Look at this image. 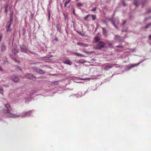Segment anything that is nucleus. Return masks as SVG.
I'll use <instances>...</instances> for the list:
<instances>
[{
  "label": "nucleus",
  "instance_id": "1",
  "mask_svg": "<svg viewBox=\"0 0 151 151\" xmlns=\"http://www.w3.org/2000/svg\"><path fill=\"white\" fill-rule=\"evenodd\" d=\"M6 111V112L7 116L9 117L15 118L19 117L20 116L12 114L11 113L10 110L11 109L10 105L9 104H5Z\"/></svg>",
  "mask_w": 151,
  "mask_h": 151
},
{
  "label": "nucleus",
  "instance_id": "2",
  "mask_svg": "<svg viewBox=\"0 0 151 151\" xmlns=\"http://www.w3.org/2000/svg\"><path fill=\"white\" fill-rule=\"evenodd\" d=\"M105 45V44L104 42L102 41H100L97 43L96 46L94 47L95 49H100L103 48Z\"/></svg>",
  "mask_w": 151,
  "mask_h": 151
},
{
  "label": "nucleus",
  "instance_id": "3",
  "mask_svg": "<svg viewBox=\"0 0 151 151\" xmlns=\"http://www.w3.org/2000/svg\"><path fill=\"white\" fill-rule=\"evenodd\" d=\"M25 76L27 78L31 79H32L35 78V76L31 73L26 74Z\"/></svg>",
  "mask_w": 151,
  "mask_h": 151
},
{
  "label": "nucleus",
  "instance_id": "4",
  "mask_svg": "<svg viewBox=\"0 0 151 151\" xmlns=\"http://www.w3.org/2000/svg\"><path fill=\"white\" fill-rule=\"evenodd\" d=\"M12 17L11 18V19H10L9 22H8L7 23V24H8V25L6 27V28L7 29V31H11V30L9 28L10 27L11 25L12 24Z\"/></svg>",
  "mask_w": 151,
  "mask_h": 151
},
{
  "label": "nucleus",
  "instance_id": "5",
  "mask_svg": "<svg viewBox=\"0 0 151 151\" xmlns=\"http://www.w3.org/2000/svg\"><path fill=\"white\" fill-rule=\"evenodd\" d=\"M31 113V111H29L24 112L22 114L23 116H30Z\"/></svg>",
  "mask_w": 151,
  "mask_h": 151
},
{
  "label": "nucleus",
  "instance_id": "6",
  "mask_svg": "<svg viewBox=\"0 0 151 151\" xmlns=\"http://www.w3.org/2000/svg\"><path fill=\"white\" fill-rule=\"evenodd\" d=\"M83 52L87 54L90 55L92 54H93L95 53V52L93 51H91L90 52H88V51H86L85 50H83Z\"/></svg>",
  "mask_w": 151,
  "mask_h": 151
},
{
  "label": "nucleus",
  "instance_id": "7",
  "mask_svg": "<svg viewBox=\"0 0 151 151\" xmlns=\"http://www.w3.org/2000/svg\"><path fill=\"white\" fill-rule=\"evenodd\" d=\"M102 29L103 30V33L104 35L106 36L107 35V31L106 28L105 27H102Z\"/></svg>",
  "mask_w": 151,
  "mask_h": 151
},
{
  "label": "nucleus",
  "instance_id": "8",
  "mask_svg": "<svg viewBox=\"0 0 151 151\" xmlns=\"http://www.w3.org/2000/svg\"><path fill=\"white\" fill-rule=\"evenodd\" d=\"M12 80L14 82L16 83L19 81V78L16 76H14V78H12Z\"/></svg>",
  "mask_w": 151,
  "mask_h": 151
},
{
  "label": "nucleus",
  "instance_id": "9",
  "mask_svg": "<svg viewBox=\"0 0 151 151\" xmlns=\"http://www.w3.org/2000/svg\"><path fill=\"white\" fill-rule=\"evenodd\" d=\"M112 66L111 65H106L104 68L105 70H107L112 68Z\"/></svg>",
  "mask_w": 151,
  "mask_h": 151
},
{
  "label": "nucleus",
  "instance_id": "10",
  "mask_svg": "<svg viewBox=\"0 0 151 151\" xmlns=\"http://www.w3.org/2000/svg\"><path fill=\"white\" fill-rule=\"evenodd\" d=\"M21 51L22 52H27V49L25 47H21Z\"/></svg>",
  "mask_w": 151,
  "mask_h": 151
},
{
  "label": "nucleus",
  "instance_id": "11",
  "mask_svg": "<svg viewBox=\"0 0 151 151\" xmlns=\"http://www.w3.org/2000/svg\"><path fill=\"white\" fill-rule=\"evenodd\" d=\"M57 30L58 31H59L60 32H61V27L60 26L59 24H58L56 26Z\"/></svg>",
  "mask_w": 151,
  "mask_h": 151
},
{
  "label": "nucleus",
  "instance_id": "12",
  "mask_svg": "<svg viewBox=\"0 0 151 151\" xmlns=\"http://www.w3.org/2000/svg\"><path fill=\"white\" fill-rule=\"evenodd\" d=\"M64 63L65 64H67L68 65H71V63L69 60H66L64 61Z\"/></svg>",
  "mask_w": 151,
  "mask_h": 151
},
{
  "label": "nucleus",
  "instance_id": "13",
  "mask_svg": "<svg viewBox=\"0 0 151 151\" xmlns=\"http://www.w3.org/2000/svg\"><path fill=\"white\" fill-rule=\"evenodd\" d=\"M74 54L76 56L79 57H84V56L83 55L76 52L74 53Z\"/></svg>",
  "mask_w": 151,
  "mask_h": 151
},
{
  "label": "nucleus",
  "instance_id": "14",
  "mask_svg": "<svg viewBox=\"0 0 151 151\" xmlns=\"http://www.w3.org/2000/svg\"><path fill=\"white\" fill-rule=\"evenodd\" d=\"M94 40L95 42L97 43L100 40V39L98 37H96L94 38Z\"/></svg>",
  "mask_w": 151,
  "mask_h": 151
},
{
  "label": "nucleus",
  "instance_id": "15",
  "mask_svg": "<svg viewBox=\"0 0 151 151\" xmlns=\"http://www.w3.org/2000/svg\"><path fill=\"white\" fill-rule=\"evenodd\" d=\"M139 63L137 64H132L130 65V67H129V69H130L131 68H133L135 66H137L139 64Z\"/></svg>",
  "mask_w": 151,
  "mask_h": 151
},
{
  "label": "nucleus",
  "instance_id": "16",
  "mask_svg": "<svg viewBox=\"0 0 151 151\" xmlns=\"http://www.w3.org/2000/svg\"><path fill=\"white\" fill-rule=\"evenodd\" d=\"M139 4V2L137 0H134V4L136 6H137Z\"/></svg>",
  "mask_w": 151,
  "mask_h": 151
},
{
  "label": "nucleus",
  "instance_id": "17",
  "mask_svg": "<svg viewBox=\"0 0 151 151\" xmlns=\"http://www.w3.org/2000/svg\"><path fill=\"white\" fill-rule=\"evenodd\" d=\"M90 16H91L92 18V20H94L96 18V16L95 15H91Z\"/></svg>",
  "mask_w": 151,
  "mask_h": 151
},
{
  "label": "nucleus",
  "instance_id": "18",
  "mask_svg": "<svg viewBox=\"0 0 151 151\" xmlns=\"http://www.w3.org/2000/svg\"><path fill=\"white\" fill-rule=\"evenodd\" d=\"M6 49V47L5 46H3L1 48V51L2 52H3Z\"/></svg>",
  "mask_w": 151,
  "mask_h": 151
},
{
  "label": "nucleus",
  "instance_id": "19",
  "mask_svg": "<svg viewBox=\"0 0 151 151\" xmlns=\"http://www.w3.org/2000/svg\"><path fill=\"white\" fill-rule=\"evenodd\" d=\"M0 93L3 95V88L1 87H0Z\"/></svg>",
  "mask_w": 151,
  "mask_h": 151
},
{
  "label": "nucleus",
  "instance_id": "20",
  "mask_svg": "<svg viewBox=\"0 0 151 151\" xmlns=\"http://www.w3.org/2000/svg\"><path fill=\"white\" fill-rule=\"evenodd\" d=\"M90 15H91V14H88V15H86L85 17H84V20H86V21H88V20L87 19L88 18L89 16H90Z\"/></svg>",
  "mask_w": 151,
  "mask_h": 151
},
{
  "label": "nucleus",
  "instance_id": "21",
  "mask_svg": "<svg viewBox=\"0 0 151 151\" xmlns=\"http://www.w3.org/2000/svg\"><path fill=\"white\" fill-rule=\"evenodd\" d=\"M12 51L13 53H16L18 52L17 50H16V49H13Z\"/></svg>",
  "mask_w": 151,
  "mask_h": 151
},
{
  "label": "nucleus",
  "instance_id": "22",
  "mask_svg": "<svg viewBox=\"0 0 151 151\" xmlns=\"http://www.w3.org/2000/svg\"><path fill=\"white\" fill-rule=\"evenodd\" d=\"M78 62L81 63H83L86 62V61L84 60H79Z\"/></svg>",
  "mask_w": 151,
  "mask_h": 151
},
{
  "label": "nucleus",
  "instance_id": "23",
  "mask_svg": "<svg viewBox=\"0 0 151 151\" xmlns=\"http://www.w3.org/2000/svg\"><path fill=\"white\" fill-rule=\"evenodd\" d=\"M39 71H38V73L40 74H43L45 73L42 70H41L40 69Z\"/></svg>",
  "mask_w": 151,
  "mask_h": 151
},
{
  "label": "nucleus",
  "instance_id": "24",
  "mask_svg": "<svg viewBox=\"0 0 151 151\" xmlns=\"http://www.w3.org/2000/svg\"><path fill=\"white\" fill-rule=\"evenodd\" d=\"M83 5V4L81 3H78L77 4L76 6H77L80 7Z\"/></svg>",
  "mask_w": 151,
  "mask_h": 151
},
{
  "label": "nucleus",
  "instance_id": "25",
  "mask_svg": "<svg viewBox=\"0 0 151 151\" xmlns=\"http://www.w3.org/2000/svg\"><path fill=\"white\" fill-rule=\"evenodd\" d=\"M151 25V23H149L145 26V28L146 29L147 28H148L149 27H150Z\"/></svg>",
  "mask_w": 151,
  "mask_h": 151
},
{
  "label": "nucleus",
  "instance_id": "26",
  "mask_svg": "<svg viewBox=\"0 0 151 151\" xmlns=\"http://www.w3.org/2000/svg\"><path fill=\"white\" fill-rule=\"evenodd\" d=\"M77 44L78 45L83 46V43H82L81 42H78Z\"/></svg>",
  "mask_w": 151,
  "mask_h": 151
},
{
  "label": "nucleus",
  "instance_id": "27",
  "mask_svg": "<svg viewBox=\"0 0 151 151\" xmlns=\"http://www.w3.org/2000/svg\"><path fill=\"white\" fill-rule=\"evenodd\" d=\"M69 3V2H68L67 1H66L64 4V6L65 7H66L67 4H68Z\"/></svg>",
  "mask_w": 151,
  "mask_h": 151
},
{
  "label": "nucleus",
  "instance_id": "28",
  "mask_svg": "<svg viewBox=\"0 0 151 151\" xmlns=\"http://www.w3.org/2000/svg\"><path fill=\"white\" fill-rule=\"evenodd\" d=\"M16 68H17V69H18V70H20V71H22V68H21V67H19V66H17V67H16Z\"/></svg>",
  "mask_w": 151,
  "mask_h": 151
},
{
  "label": "nucleus",
  "instance_id": "29",
  "mask_svg": "<svg viewBox=\"0 0 151 151\" xmlns=\"http://www.w3.org/2000/svg\"><path fill=\"white\" fill-rule=\"evenodd\" d=\"M88 46V44H85V43H83V45L82 47H87Z\"/></svg>",
  "mask_w": 151,
  "mask_h": 151
},
{
  "label": "nucleus",
  "instance_id": "30",
  "mask_svg": "<svg viewBox=\"0 0 151 151\" xmlns=\"http://www.w3.org/2000/svg\"><path fill=\"white\" fill-rule=\"evenodd\" d=\"M39 70H40V69L36 68L35 69V71L37 73H38V71H39Z\"/></svg>",
  "mask_w": 151,
  "mask_h": 151
},
{
  "label": "nucleus",
  "instance_id": "31",
  "mask_svg": "<svg viewBox=\"0 0 151 151\" xmlns=\"http://www.w3.org/2000/svg\"><path fill=\"white\" fill-rule=\"evenodd\" d=\"M47 13H48V15H49V16H48L49 18V19H50V11L49 10L47 11Z\"/></svg>",
  "mask_w": 151,
  "mask_h": 151
},
{
  "label": "nucleus",
  "instance_id": "32",
  "mask_svg": "<svg viewBox=\"0 0 151 151\" xmlns=\"http://www.w3.org/2000/svg\"><path fill=\"white\" fill-rule=\"evenodd\" d=\"M117 46L118 47H120V48H123L124 47L122 45H117Z\"/></svg>",
  "mask_w": 151,
  "mask_h": 151
},
{
  "label": "nucleus",
  "instance_id": "33",
  "mask_svg": "<svg viewBox=\"0 0 151 151\" xmlns=\"http://www.w3.org/2000/svg\"><path fill=\"white\" fill-rule=\"evenodd\" d=\"M96 7H95L93 9H92V11H96Z\"/></svg>",
  "mask_w": 151,
  "mask_h": 151
},
{
  "label": "nucleus",
  "instance_id": "34",
  "mask_svg": "<svg viewBox=\"0 0 151 151\" xmlns=\"http://www.w3.org/2000/svg\"><path fill=\"white\" fill-rule=\"evenodd\" d=\"M55 40L56 41H58V37H56L55 38Z\"/></svg>",
  "mask_w": 151,
  "mask_h": 151
},
{
  "label": "nucleus",
  "instance_id": "35",
  "mask_svg": "<svg viewBox=\"0 0 151 151\" xmlns=\"http://www.w3.org/2000/svg\"><path fill=\"white\" fill-rule=\"evenodd\" d=\"M13 13H12L10 15V17H11V18L12 17V19H13V17H12V16H13Z\"/></svg>",
  "mask_w": 151,
  "mask_h": 151
},
{
  "label": "nucleus",
  "instance_id": "36",
  "mask_svg": "<svg viewBox=\"0 0 151 151\" xmlns=\"http://www.w3.org/2000/svg\"><path fill=\"white\" fill-rule=\"evenodd\" d=\"M47 57L48 58H50L52 57V55H47Z\"/></svg>",
  "mask_w": 151,
  "mask_h": 151
},
{
  "label": "nucleus",
  "instance_id": "37",
  "mask_svg": "<svg viewBox=\"0 0 151 151\" xmlns=\"http://www.w3.org/2000/svg\"><path fill=\"white\" fill-rule=\"evenodd\" d=\"M73 14L74 15H75L76 14H75V9H73Z\"/></svg>",
  "mask_w": 151,
  "mask_h": 151
},
{
  "label": "nucleus",
  "instance_id": "38",
  "mask_svg": "<svg viewBox=\"0 0 151 151\" xmlns=\"http://www.w3.org/2000/svg\"><path fill=\"white\" fill-rule=\"evenodd\" d=\"M7 12V7H5V12ZM6 14H7V13H6Z\"/></svg>",
  "mask_w": 151,
  "mask_h": 151
},
{
  "label": "nucleus",
  "instance_id": "39",
  "mask_svg": "<svg viewBox=\"0 0 151 151\" xmlns=\"http://www.w3.org/2000/svg\"><path fill=\"white\" fill-rule=\"evenodd\" d=\"M6 63V61L5 60H4L3 62V64H5Z\"/></svg>",
  "mask_w": 151,
  "mask_h": 151
},
{
  "label": "nucleus",
  "instance_id": "40",
  "mask_svg": "<svg viewBox=\"0 0 151 151\" xmlns=\"http://www.w3.org/2000/svg\"><path fill=\"white\" fill-rule=\"evenodd\" d=\"M149 38L151 40V35H150L149 36Z\"/></svg>",
  "mask_w": 151,
  "mask_h": 151
},
{
  "label": "nucleus",
  "instance_id": "41",
  "mask_svg": "<svg viewBox=\"0 0 151 151\" xmlns=\"http://www.w3.org/2000/svg\"><path fill=\"white\" fill-rule=\"evenodd\" d=\"M0 70L1 71L3 70L0 67Z\"/></svg>",
  "mask_w": 151,
  "mask_h": 151
},
{
  "label": "nucleus",
  "instance_id": "42",
  "mask_svg": "<svg viewBox=\"0 0 151 151\" xmlns=\"http://www.w3.org/2000/svg\"><path fill=\"white\" fill-rule=\"evenodd\" d=\"M123 5L124 6H126V4L124 3V2H123Z\"/></svg>",
  "mask_w": 151,
  "mask_h": 151
},
{
  "label": "nucleus",
  "instance_id": "43",
  "mask_svg": "<svg viewBox=\"0 0 151 151\" xmlns=\"http://www.w3.org/2000/svg\"><path fill=\"white\" fill-rule=\"evenodd\" d=\"M114 26L116 27V25H115V23H114Z\"/></svg>",
  "mask_w": 151,
  "mask_h": 151
},
{
  "label": "nucleus",
  "instance_id": "44",
  "mask_svg": "<svg viewBox=\"0 0 151 151\" xmlns=\"http://www.w3.org/2000/svg\"><path fill=\"white\" fill-rule=\"evenodd\" d=\"M68 1V2H69V3L70 2V1L71 0H68V1Z\"/></svg>",
  "mask_w": 151,
  "mask_h": 151
},
{
  "label": "nucleus",
  "instance_id": "45",
  "mask_svg": "<svg viewBox=\"0 0 151 151\" xmlns=\"http://www.w3.org/2000/svg\"><path fill=\"white\" fill-rule=\"evenodd\" d=\"M126 22V21H124V23H123V24H125Z\"/></svg>",
  "mask_w": 151,
  "mask_h": 151
},
{
  "label": "nucleus",
  "instance_id": "46",
  "mask_svg": "<svg viewBox=\"0 0 151 151\" xmlns=\"http://www.w3.org/2000/svg\"><path fill=\"white\" fill-rule=\"evenodd\" d=\"M7 7H8V6H5V7H7Z\"/></svg>",
  "mask_w": 151,
  "mask_h": 151
},
{
  "label": "nucleus",
  "instance_id": "47",
  "mask_svg": "<svg viewBox=\"0 0 151 151\" xmlns=\"http://www.w3.org/2000/svg\"><path fill=\"white\" fill-rule=\"evenodd\" d=\"M4 86H6V85H4Z\"/></svg>",
  "mask_w": 151,
  "mask_h": 151
}]
</instances>
